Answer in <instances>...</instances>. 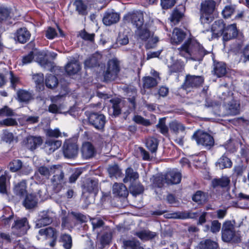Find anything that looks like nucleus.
<instances>
[{
    "label": "nucleus",
    "mask_w": 249,
    "mask_h": 249,
    "mask_svg": "<svg viewBox=\"0 0 249 249\" xmlns=\"http://www.w3.org/2000/svg\"><path fill=\"white\" fill-rule=\"evenodd\" d=\"M178 51L180 56L196 61H201L205 55L210 53L194 38L188 39L178 48Z\"/></svg>",
    "instance_id": "f257e3e1"
},
{
    "label": "nucleus",
    "mask_w": 249,
    "mask_h": 249,
    "mask_svg": "<svg viewBox=\"0 0 249 249\" xmlns=\"http://www.w3.org/2000/svg\"><path fill=\"white\" fill-rule=\"evenodd\" d=\"M128 16L132 23L137 28L135 36L138 39L146 40L153 35V33L149 31L147 25L143 24L142 13L137 12L130 14Z\"/></svg>",
    "instance_id": "f03ea898"
},
{
    "label": "nucleus",
    "mask_w": 249,
    "mask_h": 249,
    "mask_svg": "<svg viewBox=\"0 0 249 249\" xmlns=\"http://www.w3.org/2000/svg\"><path fill=\"white\" fill-rule=\"evenodd\" d=\"M215 9L216 2L213 0H206L201 2L200 10L201 23H209L212 21Z\"/></svg>",
    "instance_id": "7ed1b4c3"
},
{
    "label": "nucleus",
    "mask_w": 249,
    "mask_h": 249,
    "mask_svg": "<svg viewBox=\"0 0 249 249\" xmlns=\"http://www.w3.org/2000/svg\"><path fill=\"white\" fill-rule=\"evenodd\" d=\"M221 232L222 239L224 242L238 243L241 240L239 231H235L231 221H226L223 224Z\"/></svg>",
    "instance_id": "20e7f679"
},
{
    "label": "nucleus",
    "mask_w": 249,
    "mask_h": 249,
    "mask_svg": "<svg viewBox=\"0 0 249 249\" xmlns=\"http://www.w3.org/2000/svg\"><path fill=\"white\" fill-rule=\"evenodd\" d=\"M119 71V61L116 58L109 60L104 73V80L106 82L114 80L117 77Z\"/></svg>",
    "instance_id": "39448f33"
},
{
    "label": "nucleus",
    "mask_w": 249,
    "mask_h": 249,
    "mask_svg": "<svg viewBox=\"0 0 249 249\" xmlns=\"http://www.w3.org/2000/svg\"><path fill=\"white\" fill-rule=\"evenodd\" d=\"M204 82V78L201 76L188 74L186 76L182 88L187 91H191L193 89L201 86Z\"/></svg>",
    "instance_id": "423d86ee"
},
{
    "label": "nucleus",
    "mask_w": 249,
    "mask_h": 249,
    "mask_svg": "<svg viewBox=\"0 0 249 249\" xmlns=\"http://www.w3.org/2000/svg\"><path fill=\"white\" fill-rule=\"evenodd\" d=\"M198 145H202L208 148H211L214 144V140L210 134L201 130L196 131L193 135Z\"/></svg>",
    "instance_id": "0eeeda50"
},
{
    "label": "nucleus",
    "mask_w": 249,
    "mask_h": 249,
    "mask_svg": "<svg viewBox=\"0 0 249 249\" xmlns=\"http://www.w3.org/2000/svg\"><path fill=\"white\" fill-rule=\"evenodd\" d=\"M12 232L14 234L20 236L25 234L29 226L26 218L18 219L15 221V223L12 227Z\"/></svg>",
    "instance_id": "6e6552de"
},
{
    "label": "nucleus",
    "mask_w": 249,
    "mask_h": 249,
    "mask_svg": "<svg viewBox=\"0 0 249 249\" xmlns=\"http://www.w3.org/2000/svg\"><path fill=\"white\" fill-rule=\"evenodd\" d=\"M63 154L67 158H75L78 154V146L76 143L72 142L71 140H66L63 145Z\"/></svg>",
    "instance_id": "1a4fd4ad"
},
{
    "label": "nucleus",
    "mask_w": 249,
    "mask_h": 249,
    "mask_svg": "<svg viewBox=\"0 0 249 249\" xmlns=\"http://www.w3.org/2000/svg\"><path fill=\"white\" fill-rule=\"evenodd\" d=\"M89 121L95 128L100 130L104 127L106 118L103 114L92 113L89 117Z\"/></svg>",
    "instance_id": "9d476101"
},
{
    "label": "nucleus",
    "mask_w": 249,
    "mask_h": 249,
    "mask_svg": "<svg viewBox=\"0 0 249 249\" xmlns=\"http://www.w3.org/2000/svg\"><path fill=\"white\" fill-rule=\"evenodd\" d=\"M198 215L199 213L197 212H177L172 213H167L165 215V217L167 218L184 219L187 218H196L198 216Z\"/></svg>",
    "instance_id": "9b49d317"
},
{
    "label": "nucleus",
    "mask_w": 249,
    "mask_h": 249,
    "mask_svg": "<svg viewBox=\"0 0 249 249\" xmlns=\"http://www.w3.org/2000/svg\"><path fill=\"white\" fill-rule=\"evenodd\" d=\"M120 19L119 15L113 10L106 11L103 18V22L106 26H110L117 22Z\"/></svg>",
    "instance_id": "f8f14e48"
},
{
    "label": "nucleus",
    "mask_w": 249,
    "mask_h": 249,
    "mask_svg": "<svg viewBox=\"0 0 249 249\" xmlns=\"http://www.w3.org/2000/svg\"><path fill=\"white\" fill-rule=\"evenodd\" d=\"M165 176V183L168 184H176L181 181V175L176 170H172L166 174Z\"/></svg>",
    "instance_id": "ddd939ff"
},
{
    "label": "nucleus",
    "mask_w": 249,
    "mask_h": 249,
    "mask_svg": "<svg viewBox=\"0 0 249 249\" xmlns=\"http://www.w3.org/2000/svg\"><path fill=\"white\" fill-rule=\"evenodd\" d=\"M225 24L222 19L216 20L212 25L211 32L213 37L223 36Z\"/></svg>",
    "instance_id": "4468645a"
},
{
    "label": "nucleus",
    "mask_w": 249,
    "mask_h": 249,
    "mask_svg": "<svg viewBox=\"0 0 249 249\" xmlns=\"http://www.w3.org/2000/svg\"><path fill=\"white\" fill-rule=\"evenodd\" d=\"M42 140L40 137L30 136L27 137L23 141L26 147L31 150H34L41 144Z\"/></svg>",
    "instance_id": "2eb2a0df"
},
{
    "label": "nucleus",
    "mask_w": 249,
    "mask_h": 249,
    "mask_svg": "<svg viewBox=\"0 0 249 249\" xmlns=\"http://www.w3.org/2000/svg\"><path fill=\"white\" fill-rule=\"evenodd\" d=\"M52 222V218L50 213L47 211H43L39 214V218L36 221V227L40 228L50 224Z\"/></svg>",
    "instance_id": "dca6fc26"
},
{
    "label": "nucleus",
    "mask_w": 249,
    "mask_h": 249,
    "mask_svg": "<svg viewBox=\"0 0 249 249\" xmlns=\"http://www.w3.org/2000/svg\"><path fill=\"white\" fill-rule=\"evenodd\" d=\"M151 74L155 77L146 76L143 78V87L144 88L150 89L155 87L158 84V80H160L158 73L155 71H152Z\"/></svg>",
    "instance_id": "f3484780"
},
{
    "label": "nucleus",
    "mask_w": 249,
    "mask_h": 249,
    "mask_svg": "<svg viewBox=\"0 0 249 249\" xmlns=\"http://www.w3.org/2000/svg\"><path fill=\"white\" fill-rule=\"evenodd\" d=\"M81 152L83 157L84 159H88L95 155L96 150L93 145L90 142H85L83 144Z\"/></svg>",
    "instance_id": "a211bd4d"
},
{
    "label": "nucleus",
    "mask_w": 249,
    "mask_h": 249,
    "mask_svg": "<svg viewBox=\"0 0 249 249\" xmlns=\"http://www.w3.org/2000/svg\"><path fill=\"white\" fill-rule=\"evenodd\" d=\"M237 31L235 24H232L225 27L223 39L224 41H228L236 36Z\"/></svg>",
    "instance_id": "6ab92c4d"
},
{
    "label": "nucleus",
    "mask_w": 249,
    "mask_h": 249,
    "mask_svg": "<svg viewBox=\"0 0 249 249\" xmlns=\"http://www.w3.org/2000/svg\"><path fill=\"white\" fill-rule=\"evenodd\" d=\"M229 93V96L227 99L224 98V100H231V101L228 103V107L229 109V113L232 115H235L238 114L239 112V107L240 105L238 102L236 100L233 99L232 95H230Z\"/></svg>",
    "instance_id": "aec40b11"
},
{
    "label": "nucleus",
    "mask_w": 249,
    "mask_h": 249,
    "mask_svg": "<svg viewBox=\"0 0 249 249\" xmlns=\"http://www.w3.org/2000/svg\"><path fill=\"white\" fill-rule=\"evenodd\" d=\"M37 201V196L31 193L26 195L23 201V205L27 209H31L36 206Z\"/></svg>",
    "instance_id": "412c9836"
},
{
    "label": "nucleus",
    "mask_w": 249,
    "mask_h": 249,
    "mask_svg": "<svg viewBox=\"0 0 249 249\" xmlns=\"http://www.w3.org/2000/svg\"><path fill=\"white\" fill-rule=\"evenodd\" d=\"M81 67L79 62L75 59L68 62L65 66V71L67 74L71 76L77 73L80 70Z\"/></svg>",
    "instance_id": "4be33fe9"
},
{
    "label": "nucleus",
    "mask_w": 249,
    "mask_h": 249,
    "mask_svg": "<svg viewBox=\"0 0 249 249\" xmlns=\"http://www.w3.org/2000/svg\"><path fill=\"white\" fill-rule=\"evenodd\" d=\"M171 64H168V67L171 73L179 72L183 71L184 67V62L181 60H175L173 57H171Z\"/></svg>",
    "instance_id": "5701e85b"
},
{
    "label": "nucleus",
    "mask_w": 249,
    "mask_h": 249,
    "mask_svg": "<svg viewBox=\"0 0 249 249\" xmlns=\"http://www.w3.org/2000/svg\"><path fill=\"white\" fill-rule=\"evenodd\" d=\"M113 194L120 197H126L128 195V191L126 186L123 183H115L112 187Z\"/></svg>",
    "instance_id": "b1692460"
},
{
    "label": "nucleus",
    "mask_w": 249,
    "mask_h": 249,
    "mask_svg": "<svg viewBox=\"0 0 249 249\" xmlns=\"http://www.w3.org/2000/svg\"><path fill=\"white\" fill-rule=\"evenodd\" d=\"M185 34L178 28H175L171 37V42L173 44H178L181 42L185 37Z\"/></svg>",
    "instance_id": "393cba45"
},
{
    "label": "nucleus",
    "mask_w": 249,
    "mask_h": 249,
    "mask_svg": "<svg viewBox=\"0 0 249 249\" xmlns=\"http://www.w3.org/2000/svg\"><path fill=\"white\" fill-rule=\"evenodd\" d=\"M13 190L14 193L19 197H23L25 194L27 195L26 181L22 180L19 182L15 184Z\"/></svg>",
    "instance_id": "a878e982"
},
{
    "label": "nucleus",
    "mask_w": 249,
    "mask_h": 249,
    "mask_svg": "<svg viewBox=\"0 0 249 249\" xmlns=\"http://www.w3.org/2000/svg\"><path fill=\"white\" fill-rule=\"evenodd\" d=\"M64 173L61 171L58 174L54 175L52 179V183L56 192L62 187L64 183Z\"/></svg>",
    "instance_id": "bb28decb"
},
{
    "label": "nucleus",
    "mask_w": 249,
    "mask_h": 249,
    "mask_svg": "<svg viewBox=\"0 0 249 249\" xmlns=\"http://www.w3.org/2000/svg\"><path fill=\"white\" fill-rule=\"evenodd\" d=\"M61 144L60 141L48 140L45 142V148L47 153L51 154L60 147Z\"/></svg>",
    "instance_id": "cd10ccee"
},
{
    "label": "nucleus",
    "mask_w": 249,
    "mask_h": 249,
    "mask_svg": "<svg viewBox=\"0 0 249 249\" xmlns=\"http://www.w3.org/2000/svg\"><path fill=\"white\" fill-rule=\"evenodd\" d=\"M16 37L19 42L24 43L29 39L30 34L26 28H21L17 31Z\"/></svg>",
    "instance_id": "c85d7f7f"
},
{
    "label": "nucleus",
    "mask_w": 249,
    "mask_h": 249,
    "mask_svg": "<svg viewBox=\"0 0 249 249\" xmlns=\"http://www.w3.org/2000/svg\"><path fill=\"white\" fill-rule=\"evenodd\" d=\"M150 181L154 188H161L165 183V176L161 174H157L150 178Z\"/></svg>",
    "instance_id": "c756f323"
},
{
    "label": "nucleus",
    "mask_w": 249,
    "mask_h": 249,
    "mask_svg": "<svg viewBox=\"0 0 249 249\" xmlns=\"http://www.w3.org/2000/svg\"><path fill=\"white\" fill-rule=\"evenodd\" d=\"M76 11L81 15H86L87 14V3L84 0H75L74 2Z\"/></svg>",
    "instance_id": "7c9ffc66"
},
{
    "label": "nucleus",
    "mask_w": 249,
    "mask_h": 249,
    "mask_svg": "<svg viewBox=\"0 0 249 249\" xmlns=\"http://www.w3.org/2000/svg\"><path fill=\"white\" fill-rule=\"evenodd\" d=\"M217 244L216 242L210 239L201 241L197 245L196 249H216Z\"/></svg>",
    "instance_id": "2f4dec72"
},
{
    "label": "nucleus",
    "mask_w": 249,
    "mask_h": 249,
    "mask_svg": "<svg viewBox=\"0 0 249 249\" xmlns=\"http://www.w3.org/2000/svg\"><path fill=\"white\" fill-rule=\"evenodd\" d=\"M19 123L21 125H28L34 124L39 121V117L37 116H28L23 115L18 119Z\"/></svg>",
    "instance_id": "473e14b6"
},
{
    "label": "nucleus",
    "mask_w": 249,
    "mask_h": 249,
    "mask_svg": "<svg viewBox=\"0 0 249 249\" xmlns=\"http://www.w3.org/2000/svg\"><path fill=\"white\" fill-rule=\"evenodd\" d=\"M39 233L40 235L45 236L46 238H51L54 240H56L57 237L56 231L52 227H48L45 229H40L39 231Z\"/></svg>",
    "instance_id": "72a5a7b5"
},
{
    "label": "nucleus",
    "mask_w": 249,
    "mask_h": 249,
    "mask_svg": "<svg viewBox=\"0 0 249 249\" xmlns=\"http://www.w3.org/2000/svg\"><path fill=\"white\" fill-rule=\"evenodd\" d=\"M169 127L170 130L176 135L179 132H183L185 129V126L177 121L171 122L169 124Z\"/></svg>",
    "instance_id": "f704fd0d"
},
{
    "label": "nucleus",
    "mask_w": 249,
    "mask_h": 249,
    "mask_svg": "<svg viewBox=\"0 0 249 249\" xmlns=\"http://www.w3.org/2000/svg\"><path fill=\"white\" fill-rule=\"evenodd\" d=\"M230 182V180L227 177H223L219 178H214L212 180V185L213 187H220L222 188L226 187Z\"/></svg>",
    "instance_id": "c9c22d12"
},
{
    "label": "nucleus",
    "mask_w": 249,
    "mask_h": 249,
    "mask_svg": "<svg viewBox=\"0 0 249 249\" xmlns=\"http://www.w3.org/2000/svg\"><path fill=\"white\" fill-rule=\"evenodd\" d=\"M216 166L220 169L230 168L232 166V162L230 159L223 155L220 157L216 163Z\"/></svg>",
    "instance_id": "e433bc0d"
},
{
    "label": "nucleus",
    "mask_w": 249,
    "mask_h": 249,
    "mask_svg": "<svg viewBox=\"0 0 249 249\" xmlns=\"http://www.w3.org/2000/svg\"><path fill=\"white\" fill-rule=\"evenodd\" d=\"M214 74L218 77H221L226 73V68L224 63L218 62L214 64L213 68Z\"/></svg>",
    "instance_id": "4c0bfd02"
},
{
    "label": "nucleus",
    "mask_w": 249,
    "mask_h": 249,
    "mask_svg": "<svg viewBox=\"0 0 249 249\" xmlns=\"http://www.w3.org/2000/svg\"><path fill=\"white\" fill-rule=\"evenodd\" d=\"M139 178V174L134 171L131 168H128L125 171V177L124 178V182L126 183L128 181L135 180Z\"/></svg>",
    "instance_id": "58836bf2"
},
{
    "label": "nucleus",
    "mask_w": 249,
    "mask_h": 249,
    "mask_svg": "<svg viewBox=\"0 0 249 249\" xmlns=\"http://www.w3.org/2000/svg\"><path fill=\"white\" fill-rule=\"evenodd\" d=\"M136 235L142 240L145 241L153 238L157 235V234L154 232L144 230L136 232Z\"/></svg>",
    "instance_id": "ea45409f"
},
{
    "label": "nucleus",
    "mask_w": 249,
    "mask_h": 249,
    "mask_svg": "<svg viewBox=\"0 0 249 249\" xmlns=\"http://www.w3.org/2000/svg\"><path fill=\"white\" fill-rule=\"evenodd\" d=\"M158 144V140L155 138L150 137L146 140V146L152 153L157 151Z\"/></svg>",
    "instance_id": "a19ab883"
},
{
    "label": "nucleus",
    "mask_w": 249,
    "mask_h": 249,
    "mask_svg": "<svg viewBox=\"0 0 249 249\" xmlns=\"http://www.w3.org/2000/svg\"><path fill=\"white\" fill-rule=\"evenodd\" d=\"M10 178L7 175H2L0 177V193L6 194L7 188L9 185Z\"/></svg>",
    "instance_id": "79ce46f5"
},
{
    "label": "nucleus",
    "mask_w": 249,
    "mask_h": 249,
    "mask_svg": "<svg viewBox=\"0 0 249 249\" xmlns=\"http://www.w3.org/2000/svg\"><path fill=\"white\" fill-rule=\"evenodd\" d=\"M60 242L65 249H71L72 247V238L70 235L63 234L61 235Z\"/></svg>",
    "instance_id": "37998d69"
},
{
    "label": "nucleus",
    "mask_w": 249,
    "mask_h": 249,
    "mask_svg": "<svg viewBox=\"0 0 249 249\" xmlns=\"http://www.w3.org/2000/svg\"><path fill=\"white\" fill-rule=\"evenodd\" d=\"M123 244L124 249H141L142 248L140 242L134 239L124 241Z\"/></svg>",
    "instance_id": "c03bdc74"
},
{
    "label": "nucleus",
    "mask_w": 249,
    "mask_h": 249,
    "mask_svg": "<svg viewBox=\"0 0 249 249\" xmlns=\"http://www.w3.org/2000/svg\"><path fill=\"white\" fill-rule=\"evenodd\" d=\"M33 79L36 84V88L41 90L43 89L44 76L42 73H37L33 75Z\"/></svg>",
    "instance_id": "a18cd8bd"
},
{
    "label": "nucleus",
    "mask_w": 249,
    "mask_h": 249,
    "mask_svg": "<svg viewBox=\"0 0 249 249\" xmlns=\"http://www.w3.org/2000/svg\"><path fill=\"white\" fill-rule=\"evenodd\" d=\"M18 100L20 102H27L31 98V93L24 90H20L18 93Z\"/></svg>",
    "instance_id": "49530a36"
},
{
    "label": "nucleus",
    "mask_w": 249,
    "mask_h": 249,
    "mask_svg": "<svg viewBox=\"0 0 249 249\" xmlns=\"http://www.w3.org/2000/svg\"><path fill=\"white\" fill-rule=\"evenodd\" d=\"M110 102L112 104L113 114L114 116L119 115L121 112L120 107L121 101L119 99H112L110 100Z\"/></svg>",
    "instance_id": "de8ad7c7"
},
{
    "label": "nucleus",
    "mask_w": 249,
    "mask_h": 249,
    "mask_svg": "<svg viewBox=\"0 0 249 249\" xmlns=\"http://www.w3.org/2000/svg\"><path fill=\"white\" fill-rule=\"evenodd\" d=\"M45 83L46 86L48 88L53 89L57 85V79L55 76L52 74L47 75L46 78Z\"/></svg>",
    "instance_id": "09e8293b"
},
{
    "label": "nucleus",
    "mask_w": 249,
    "mask_h": 249,
    "mask_svg": "<svg viewBox=\"0 0 249 249\" xmlns=\"http://www.w3.org/2000/svg\"><path fill=\"white\" fill-rule=\"evenodd\" d=\"M22 161L19 160H14L11 161L8 165V168L12 172H16L20 170L22 165Z\"/></svg>",
    "instance_id": "8fccbe9b"
},
{
    "label": "nucleus",
    "mask_w": 249,
    "mask_h": 249,
    "mask_svg": "<svg viewBox=\"0 0 249 249\" xmlns=\"http://www.w3.org/2000/svg\"><path fill=\"white\" fill-rule=\"evenodd\" d=\"M108 172L111 178L115 177L117 178L121 175V171L117 165L110 166L108 168Z\"/></svg>",
    "instance_id": "3c124183"
},
{
    "label": "nucleus",
    "mask_w": 249,
    "mask_h": 249,
    "mask_svg": "<svg viewBox=\"0 0 249 249\" xmlns=\"http://www.w3.org/2000/svg\"><path fill=\"white\" fill-rule=\"evenodd\" d=\"M192 199L198 204H202L206 201L207 197L204 193L201 191H198L192 197Z\"/></svg>",
    "instance_id": "603ef678"
},
{
    "label": "nucleus",
    "mask_w": 249,
    "mask_h": 249,
    "mask_svg": "<svg viewBox=\"0 0 249 249\" xmlns=\"http://www.w3.org/2000/svg\"><path fill=\"white\" fill-rule=\"evenodd\" d=\"M156 126L161 134L165 136L167 135L168 128L165 124V118L160 119Z\"/></svg>",
    "instance_id": "864d4df0"
},
{
    "label": "nucleus",
    "mask_w": 249,
    "mask_h": 249,
    "mask_svg": "<svg viewBox=\"0 0 249 249\" xmlns=\"http://www.w3.org/2000/svg\"><path fill=\"white\" fill-rule=\"evenodd\" d=\"M236 6L234 5H226L222 11V14L224 18H228L233 14Z\"/></svg>",
    "instance_id": "5fc2aeb1"
},
{
    "label": "nucleus",
    "mask_w": 249,
    "mask_h": 249,
    "mask_svg": "<svg viewBox=\"0 0 249 249\" xmlns=\"http://www.w3.org/2000/svg\"><path fill=\"white\" fill-rule=\"evenodd\" d=\"M98 189V182L96 179H91L88 183L87 190L89 192L96 193Z\"/></svg>",
    "instance_id": "6e6d98bb"
},
{
    "label": "nucleus",
    "mask_w": 249,
    "mask_h": 249,
    "mask_svg": "<svg viewBox=\"0 0 249 249\" xmlns=\"http://www.w3.org/2000/svg\"><path fill=\"white\" fill-rule=\"evenodd\" d=\"M11 18L10 11L7 8H0V22L6 21Z\"/></svg>",
    "instance_id": "4d7b16f0"
},
{
    "label": "nucleus",
    "mask_w": 249,
    "mask_h": 249,
    "mask_svg": "<svg viewBox=\"0 0 249 249\" xmlns=\"http://www.w3.org/2000/svg\"><path fill=\"white\" fill-rule=\"evenodd\" d=\"M98 59L95 56H91L87 59L84 63L85 67L86 68H90L97 66Z\"/></svg>",
    "instance_id": "13d9d810"
},
{
    "label": "nucleus",
    "mask_w": 249,
    "mask_h": 249,
    "mask_svg": "<svg viewBox=\"0 0 249 249\" xmlns=\"http://www.w3.org/2000/svg\"><path fill=\"white\" fill-rule=\"evenodd\" d=\"M182 14L178 10H174L171 16L170 20L174 24L178 23L182 18Z\"/></svg>",
    "instance_id": "bf43d9fd"
},
{
    "label": "nucleus",
    "mask_w": 249,
    "mask_h": 249,
    "mask_svg": "<svg viewBox=\"0 0 249 249\" xmlns=\"http://www.w3.org/2000/svg\"><path fill=\"white\" fill-rule=\"evenodd\" d=\"M143 190V187L141 184L132 185L130 188L131 193L134 196H137L142 193Z\"/></svg>",
    "instance_id": "052dcab7"
},
{
    "label": "nucleus",
    "mask_w": 249,
    "mask_h": 249,
    "mask_svg": "<svg viewBox=\"0 0 249 249\" xmlns=\"http://www.w3.org/2000/svg\"><path fill=\"white\" fill-rule=\"evenodd\" d=\"M148 42L146 44V48L147 49H151L156 46V43L159 41V38L157 36H151L148 39Z\"/></svg>",
    "instance_id": "680f3d73"
},
{
    "label": "nucleus",
    "mask_w": 249,
    "mask_h": 249,
    "mask_svg": "<svg viewBox=\"0 0 249 249\" xmlns=\"http://www.w3.org/2000/svg\"><path fill=\"white\" fill-rule=\"evenodd\" d=\"M1 139L7 143H11L14 140V136L12 133L5 130L3 132Z\"/></svg>",
    "instance_id": "e2e57ef3"
},
{
    "label": "nucleus",
    "mask_w": 249,
    "mask_h": 249,
    "mask_svg": "<svg viewBox=\"0 0 249 249\" xmlns=\"http://www.w3.org/2000/svg\"><path fill=\"white\" fill-rule=\"evenodd\" d=\"M45 36L48 39H52L56 36L57 33L54 28L50 27L46 31Z\"/></svg>",
    "instance_id": "0e129e2a"
},
{
    "label": "nucleus",
    "mask_w": 249,
    "mask_h": 249,
    "mask_svg": "<svg viewBox=\"0 0 249 249\" xmlns=\"http://www.w3.org/2000/svg\"><path fill=\"white\" fill-rule=\"evenodd\" d=\"M80 36L82 38L85 40L93 41L94 39V34H89L85 31H82L80 34Z\"/></svg>",
    "instance_id": "69168bd1"
},
{
    "label": "nucleus",
    "mask_w": 249,
    "mask_h": 249,
    "mask_svg": "<svg viewBox=\"0 0 249 249\" xmlns=\"http://www.w3.org/2000/svg\"><path fill=\"white\" fill-rule=\"evenodd\" d=\"M13 115V110L6 106L0 109V116H12Z\"/></svg>",
    "instance_id": "338daca9"
},
{
    "label": "nucleus",
    "mask_w": 249,
    "mask_h": 249,
    "mask_svg": "<svg viewBox=\"0 0 249 249\" xmlns=\"http://www.w3.org/2000/svg\"><path fill=\"white\" fill-rule=\"evenodd\" d=\"M46 134L50 137L58 138L60 136L61 132L58 128L49 129L46 131Z\"/></svg>",
    "instance_id": "774afa93"
}]
</instances>
